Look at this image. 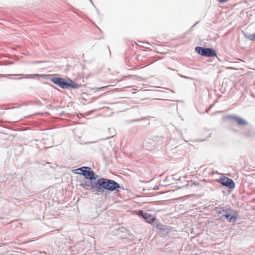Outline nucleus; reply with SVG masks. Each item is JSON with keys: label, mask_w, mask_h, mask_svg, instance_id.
Listing matches in <instances>:
<instances>
[{"label": "nucleus", "mask_w": 255, "mask_h": 255, "mask_svg": "<svg viewBox=\"0 0 255 255\" xmlns=\"http://www.w3.org/2000/svg\"><path fill=\"white\" fill-rule=\"evenodd\" d=\"M97 195H100L105 192V190L114 191L120 188V185L115 181L102 178L98 179Z\"/></svg>", "instance_id": "1"}, {"label": "nucleus", "mask_w": 255, "mask_h": 255, "mask_svg": "<svg viewBox=\"0 0 255 255\" xmlns=\"http://www.w3.org/2000/svg\"><path fill=\"white\" fill-rule=\"evenodd\" d=\"M51 81L62 89H77L79 85L69 78L65 79L60 77H52Z\"/></svg>", "instance_id": "2"}, {"label": "nucleus", "mask_w": 255, "mask_h": 255, "mask_svg": "<svg viewBox=\"0 0 255 255\" xmlns=\"http://www.w3.org/2000/svg\"><path fill=\"white\" fill-rule=\"evenodd\" d=\"M76 170L81 171V172H77V173L81 174L87 179L92 180L97 179L98 175L95 173L90 167L82 166L77 168Z\"/></svg>", "instance_id": "3"}, {"label": "nucleus", "mask_w": 255, "mask_h": 255, "mask_svg": "<svg viewBox=\"0 0 255 255\" xmlns=\"http://www.w3.org/2000/svg\"><path fill=\"white\" fill-rule=\"evenodd\" d=\"M195 52L205 57H211L216 55V52L212 48L197 46L195 48Z\"/></svg>", "instance_id": "4"}, {"label": "nucleus", "mask_w": 255, "mask_h": 255, "mask_svg": "<svg viewBox=\"0 0 255 255\" xmlns=\"http://www.w3.org/2000/svg\"><path fill=\"white\" fill-rule=\"evenodd\" d=\"M98 179L90 180V181H86L84 183L81 184V186L86 189H88L91 187L93 190L92 192L97 194L98 190Z\"/></svg>", "instance_id": "5"}, {"label": "nucleus", "mask_w": 255, "mask_h": 255, "mask_svg": "<svg viewBox=\"0 0 255 255\" xmlns=\"http://www.w3.org/2000/svg\"><path fill=\"white\" fill-rule=\"evenodd\" d=\"M229 211V212H227L223 216L225 217L229 222H236L238 217V212L232 209H230Z\"/></svg>", "instance_id": "6"}, {"label": "nucleus", "mask_w": 255, "mask_h": 255, "mask_svg": "<svg viewBox=\"0 0 255 255\" xmlns=\"http://www.w3.org/2000/svg\"><path fill=\"white\" fill-rule=\"evenodd\" d=\"M228 118L233 120L239 126H246L248 125V122L246 120L235 115H229Z\"/></svg>", "instance_id": "7"}, {"label": "nucleus", "mask_w": 255, "mask_h": 255, "mask_svg": "<svg viewBox=\"0 0 255 255\" xmlns=\"http://www.w3.org/2000/svg\"><path fill=\"white\" fill-rule=\"evenodd\" d=\"M138 215L141 217L147 223L151 224L153 222L155 218L153 217L150 214L143 212L142 210L138 211Z\"/></svg>", "instance_id": "8"}, {"label": "nucleus", "mask_w": 255, "mask_h": 255, "mask_svg": "<svg viewBox=\"0 0 255 255\" xmlns=\"http://www.w3.org/2000/svg\"><path fill=\"white\" fill-rule=\"evenodd\" d=\"M221 183L230 189H233L235 186L233 180L227 177L222 178Z\"/></svg>", "instance_id": "9"}, {"label": "nucleus", "mask_w": 255, "mask_h": 255, "mask_svg": "<svg viewBox=\"0 0 255 255\" xmlns=\"http://www.w3.org/2000/svg\"><path fill=\"white\" fill-rule=\"evenodd\" d=\"M230 209V208L223 209V208L217 207L215 208V211L219 214H225L227 212H229V210Z\"/></svg>", "instance_id": "10"}, {"label": "nucleus", "mask_w": 255, "mask_h": 255, "mask_svg": "<svg viewBox=\"0 0 255 255\" xmlns=\"http://www.w3.org/2000/svg\"><path fill=\"white\" fill-rule=\"evenodd\" d=\"M244 36L251 40H255V33L250 34L249 33H245Z\"/></svg>", "instance_id": "11"}, {"label": "nucleus", "mask_w": 255, "mask_h": 255, "mask_svg": "<svg viewBox=\"0 0 255 255\" xmlns=\"http://www.w3.org/2000/svg\"><path fill=\"white\" fill-rule=\"evenodd\" d=\"M108 130L110 135L106 137V139H109L112 137L116 133V131L114 128H109Z\"/></svg>", "instance_id": "12"}, {"label": "nucleus", "mask_w": 255, "mask_h": 255, "mask_svg": "<svg viewBox=\"0 0 255 255\" xmlns=\"http://www.w3.org/2000/svg\"><path fill=\"white\" fill-rule=\"evenodd\" d=\"M153 141H152L151 139H148L147 140L144 141V145L145 146H147L148 147H149H149H150L151 146H148V145H147V144L148 143H149V144H150L152 145V146H153Z\"/></svg>", "instance_id": "13"}, {"label": "nucleus", "mask_w": 255, "mask_h": 255, "mask_svg": "<svg viewBox=\"0 0 255 255\" xmlns=\"http://www.w3.org/2000/svg\"><path fill=\"white\" fill-rule=\"evenodd\" d=\"M36 76H37V75H35V74L26 75V78H33Z\"/></svg>", "instance_id": "14"}, {"label": "nucleus", "mask_w": 255, "mask_h": 255, "mask_svg": "<svg viewBox=\"0 0 255 255\" xmlns=\"http://www.w3.org/2000/svg\"><path fill=\"white\" fill-rule=\"evenodd\" d=\"M220 2L225 3L227 2L228 0H218Z\"/></svg>", "instance_id": "15"}, {"label": "nucleus", "mask_w": 255, "mask_h": 255, "mask_svg": "<svg viewBox=\"0 0 255 255\" xmlns=\"http://www.w3.org/2000/svg\"><path fill=\"white\" fill-rule=\"evenodd\" d=\"M105 88H106V87H103L100 88V89L103 90V89H105Z\"/></svg>", "instance_id": "16"}]
</instances>
